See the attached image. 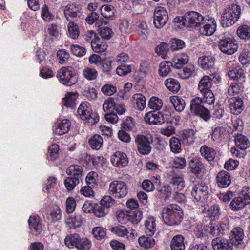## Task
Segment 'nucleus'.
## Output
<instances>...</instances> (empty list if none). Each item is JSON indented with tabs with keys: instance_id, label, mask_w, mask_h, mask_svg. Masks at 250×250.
I'll return each instance as SVG.
<instances>
[{
	"instance_id": "nucleus-1",
	"label": "nucleus",
	"mask_w": 250,
	"mask_h": 250,
	"mask_svg": "<svg viewBox=\"0 0 250 250\" xmlns=\"http://www.w3.org/2000/svg\"><path fill=\"white\" fill-rule=\"evenodd\" d=\"M164 222L168 226L179 225L182 221L183 212L181 208L177 204H171L165 206L161 212Z\"/></svg>"
},
{
	"instance_id": "nucleus-2",
	"label": "nucleus",
	"mask_w": 250,
	"mask_h": 250,
	"mask_svg": "<svg viewBox=\"0 0 250 250\" xmlns=\"http://www.w3.org/2000/svg\"><path fill=\"white\" fill-rule=\"evenodd\" d=\"M208 99L202 100L197 97L192 99L190 102V110L193 113L198 115L205 121L210 118L209 110L214 104H208Z\"/></svg>"
},
{
	"instance_id": "nucleus-3",
	"label": "nucleus",
	"mask_w": 250,
	"mask_h": 250,
	"mask_svg": "<svg viewBox=\"0 0 250 250\" xmlns=\"http://www.w3.org/2000/svg\"><path fill=\"white\" fill-rule=\"evenodd\" d=\"M205 17L199 13L191 11L187 13L184 16L177 17L174 19L175 22L182 23V24L187 27H200L204 21Z\"/></svg>"
},
{
	"instance_id": "nucleus-4",
	"label": "nucleus",
	"mask_w": 250,
	"mask_h": 250,
	"mask_svg": "<svg viewBox=\"0 0 250 250\" xmlns=\"http://www.w3.org/2000/svg\"><path fill=\"white\" fill-rule=\"evenodd\" d=\"M241 14L240 6L233 4L226 9L224 13L221 20L223 27H228L233 25L239 19Z\"/></svg>"
},
{
	"instance_id": "nucleus-5",
	"label": "nucleus",
	"mask_w": 250,
	"mask_h": 250,
	"mask_svg": "<svg viewBox=\"0 0 250 250\" xmlns=\"http://www.w3.org/2000/svg\"><path fill=\"white\" fill-rule=\"evenodd\" d=\"M56 77L61 83L66 86H72L78 81L76 73L71 67H62L59 69Z\"/></svg>"
},
{
	"instance_id": "nucleus-6",
	"label": "nucleus",
	"mask_w": 250,
	"mask_h": 250,
	"mask_svg": "<svg viewBox=\"0 0 250 250\" xmlns=\"http://www.w3.org/2000/svg\"><path fill=\"white\" fill-rule=\"evenodd\" d=\"M65 244L68 248L75 247L78 250H89L91 241L86 238H81L77 234L67 236L64 240Z\"/></svg>"
},
{
	"instance_id": "nucleus-7",
	"label": "nucleus",
	"mask_w": 250,
	"mask_h": 250,
	"mask_svg": "<svg viewBox=\"0 0 250 250\" xmlns=\"http://www.w3.org/2000/svg\"><path fill=\"white\" fill-rule=\"evenodd\" d=\"M212 86V80L208 76H203L198 84V89L204 96V99H208V104H214V95L211 90Z\"/></svg>"
},
{
	"instance_id": "nucleus-8",
	"label": "nucleus",
	"mask_w": 250,
	"mask_h": 250,
	"mask_svg": "<svg viewBox=\"0 0 250 250\" xmlns=\"http://www.w3.org/2000/svg\"><path fill=\"white\" fill-rule=\"evenodd\" d=\"M77 112L82 120L91 124L97 123L99 120L98 114L92 111L90 104L87 102H82L78 108Z\"/></svg>"
},
{
	"instance_id": "nucleus-9",
	"label": "nucleus",
	"mask_w": 250,
	"mask_h": 250,
	"mask_svg": "<svg viewBox=\"0 0 250 250\" xmlns=\"http://www.w3.org/2000/svg\"><path fill=\"white\" fill-rule=\"evenodd\" d=\"M219 49L224 53L231 55L238 49V45L232 35L225 33L224 36L220 39Z\"/></svg>"
},
{
	"instance_id": "nucleus-10",
	"label": "nucleus",
	"mask_w": 250,
	"mask_h": 250,
	"mask_svg": "<svg viewBox=\"0 0 250 250\" xmlns=\"http://www.w3.org/2000/svg\"><path fill=\"white\" fill-rule=\"evenodd\" d=\"M109 192L115 198H122L127 194L128 189L124 182L115 180L110 183Z\"/></svg>"
},
{
	"instance_id": "nucleus-11",
	"label": "nucleus",
	"mask_w": 250,
	"mask_h": 250,
	"mask_svg": "<svg viewBox=\"0 0 250 250\" xmlns=\"http://www.w3.org/2000/svg\"><path fill=\"white\" fill-rule=\"evenodd\" d=\"M150 135H145L142 134H137L135 137V143L137 145L138 151L143 155L148 154L151 147L150 146L151 143Z\"/></svg>"
},
{
	"instance_id": "nucleus-12",
	"label": "nucleus",
	"mask_w": 250,
	"mask_h": 250,
	"mask_svg": "<svg viewBox=\"0 0 250 250\" xmlns=\"http://www.w3.org/2000/svg\"><path fill=\"white\" fill-rule=\"evenodd\" d=\"M168 21V14L166 9L163 7H157L154 12L153 23L157 29H161L165 26Z\"/></svg>"
},
{
	"instance_id": "nucleus-13",
	"label": "nucleus",
	"mask_w": 250,
	"mask_h": 250,
	"mask_svg": "<svg viewBox=\"0 0 250 250\" xmlns=\"http://www.w3.org/2000/svg\"><path fill=\"white\" fill-rule=\"evenodd\" d=\"M202 25H203V26H200L199 32L203 35H212L216 30V21L213 17L209 16H207L205 17Z\"/></svg>"
},
{
	"instance_id": "nucleus-14",
	"label": "nucleus",
	"mask_w": 250,
	"mask_h": 250,
	"mask_svg": "<svg viewBox=\"0 0 250 250\" xmlns=\"http://www.w3.org/2000/svg\"><path fill=\"white\" fill-rule=\"evenodd\" d=\"M208 188L204 183H198L192 188L191 195L197 201H203L208 197Z\"/></svg>"
},
{
	"instance_id": "nucleus-15",
	"label": "nucleus",
	"mask_w": 250,
	"mask_h": 250,
	"mask_svg": "<svg viewBox=\"0 0 250 250\" xmlns=\"http://www.w3.org/2000/svg\"><path fill=\"white\" fill-rule=\"evenodd\" d=\"M110 231L117 236L125 238L127 239L132 240L137 236L136 232L131 229V232L125 226L118 225L112 227Z\"/></svg>"
},
{
	"instance_id": "nucleus-16",
	"label": "nucleus",
	"mask_w": 250,
	"mask_h": 250,
	"mask_svg": "<svg viewBox=\"0 0 250 250\" xmlns=\"http://www.w3.org/2000/svg\"><path fill=\"white\" fill-rule=\"evenodd\" d=\"M110 161L113 166L118 167H124L128 163L126 155L120 151H117L112 155Z\"/></svg>"
},
{
	"instance_id": "nucleus-17",
	"label": "nucleus",
	"mask_w": 250,
	"mask_h": 250,
	"mask_svg": "<svg viewBox=\"0 0 250 250\" xmlns=\"http://www.w3.org/2000/svg\"><path fill=\"white\" fill-rule=\"evenodd\" d=\"M216 183L220 188H226L231 183V176L229 172L222 170L218 172L216 177Z\"/></svg>"
},
{
	"instance_id": "nucleus-18",
	"label": "nucleus",
	"mask_w": 250,
	"mask_h": 250,
	"mask_svg": "<svg viewBox=\"0 0 250 250\" xmlns=\"http://www.w3.org/2000/svg\"><path fill=\"white\" fill-rule=\"evenodd\" d=\"M71 125L70 121L68 119L58 121L53 126V131L58 135H62L66 133Z\"/></svg>"
},
{
	"instance_id": "nucleus-19",
	"label": "nucleus",
	"mask_w": 250,
	"mask_h": 250,
	"mask_svg": "<svg viewBox=\"0 0 250 250\" xmlns=\"http://www.w3.org/2000/svg\"><path fill=\"white\" fill-rule=\"evenodd\" d=\"M144 120L150 124H162L165 122V119L162 113L155 111L147 113L145 117Z\"/></svg>"
},
{
	"instance_id": "nucleus-20",
	"label": "nucleus",
	"mask_w": 250,
	"mask_h": 250,
	"mask_svg": "<svg viewBox=\"0 0 250 250\" xmlns=\"http://www.w3.org/2000/svg\"><path fill=\"white\" fill-rule=\"evenodd\" d=\"M229 107L232 113L238 115L243 110V102L240 98L233 97L229 100Z\"/></svg>"
},
{
	"instance_id": "nucleus-21",
	"label": "nucleus",
	"mask_w": 250,
	"mask_h": 250,
	"mask_svg": "<svg viewBox=\"0 0 250 250\" xmlns=\"http://www.w3.org/2000/svg\"><path fill=\"white\" fill-rule=\"evenodd\" d=\"M214 250H231V246L229 240L225 238L217 237L212 241Z\"/></svg>"
},
{
	"instance_id": "nucleus-22",
	"label": "nucleus",
	"mask_w": 250,
	"mask_h": 250,
	"mask_svg": "<svg viewBox=\"0 0 250 250\" xmlns=\"http://www.w3.org/2000/svg\"><path fill=\"white\" fill-rule=\"evenodd\" d=\"M81 7L75 3H71L67 5L64 9V14L66 20L69 21L70 17L74 18L79 17L81 15Z\"/></svg>"
},
{
	"instance_id": "nucleus-23",
	"label": "nucleus",
	"mask_w": 250,
	"mask_h": 250,
	"mask_svg": "<svg viewBox=\"0 0 250 250\" xmlns=\"http://www.w3.org/2000/svg\"><path fill=\"white\" fill-rule=\"evenodd\" d=\"M229 229L227 222H220L218 224L211 225L209 233L213 236H217L220 235H224Z\"/></svg>"
},
{
	"instance_id": "nucleus-24",
	"label": "nucleus",
	"mask_w": 250,
	"mask_h": 250,
	"mask_svg": "<svg viewBox=\"0 0 250 250\" xmlns=\"http://www.w3.org/2000/svg\"><path fill=\"white\" fill-rule=\"evenodd\" d=\"M95 26L100 29V34L102 38L109 39L111 37L113 32L107 22L98 21L95 22Z\"/></svg>"
},
{
	"instance_id": "nucleus-25",
	"label": "nucleus",
	"mask_w": 250,
	"mask_h": 250,
	"mask_svg": "<svg viewBox=\"0 0 250 250\" xmlns=\"http://www.w3.org/2000/svg\"><path fill=\"white\" fill-rule=\"evenodd\" d=\"M189 61V57L186 53H180L175 54L172 59V65L176 69H181Z\"/></svg>"
},
{
	"instance_id": "nucleus-26",
	"label": "nucleus",
	"mask_w": 250,
	"mask_h": 250,
	"mask_svg": "<svg viewBox=\"0 0 250 250\" xmlns=\"http://www.w3.org/2000/svg\"><path fill=\"white\" fill-rule=\"evenodd\" d=\"M244 236L243 229L240 227H236L232 229L230 233V241L233 245H238L242 243Z\"/></svg>"
},
{
	"instance_id": "nucleus-27",
	"label": "nucleus",
	"mask_w": 250,
	"mask_h": 250,
	"mask_svg": "<svg viewBox=\"0 0 250 250\" xmlns=\"http://www.w3.org/2000/svg\"><path fill=\"white\" fill-rule=\"evenodd\" d=\"M28 224L32 232L36 234L42 231V226L40 223V217L38 215H31L28 220Z\"/></svg>"
},
{
	"instance_id": "nucleus-28",
	"label": "nucleus",
	"mask_w": 250,
	"mask_h": 250,
	"mask_svg": "<svg viewBox=\"0 0 250 250\" xmlns=\"http://www.w3.org/2000/svg\"><path fill=\"white\" fill-rule=\"evenodd\" d=\"M198 63L202 69L208 70L214 66V58L211 56H205L199 58Z\"/></svg>"
},
{
	"instance_id": "nucleus-29",
	"label": "nucleus",
	"mask_w": 250,
	"mask_h": 250,
	"mask_svg": "<svg viewBox=\"0 0 250 250\" xmlns=\"http://www.w3.org/2000/svg\"><path fill=\"white\" fill-rule=\"evenodd\" d=\"M145 232L148 236H152L156 231V219L152 216H148L144 223Z\"/></svg>"
},
{
	"instance_id": "nucleus-30",
	"label": "nucleus",
	"mask_w": 250,
	"mask_h": 250,
	"mask_svg": "<svg viewBox=\"0 0 250 250\" xmlns=\"http://www.w3.org/2000/svg\"><path fill=\"white\" fill-rule=\"evenodd\" d=\"M116 9L109 4L103 5L100 8L102 16L108 20H113L115 18Z\"/></svg>"
},
{
	"instance_id": "nucleus-31",
	"label": "nucleus",
	"mask_w": 250,
	"mask_h": 250,
	"mask_svg": "<svg viewBox=\"0 0 250 250\" xmlns=\"http://www.w3.org/2000/svg\"><path fill=\"white\" fill-rule=\"evenodd\" d=\"M184 240V238L181 235L174 236L170 243L171 250H184L185 246Z\"/></svg>"
},
{
	"instance_id": "nucleus-32",
	"label": "nucleus",
	"mask_w": 250,
	"mask_h": 250,
	"mask_svg": "<svg viewBox=\"0 0 250 250\" xmlns=\"http://www.w3.org/2000/svg\"><path fill=\"white\" fill-rule=\"evenodd\" d=\"M78 94L76 92H67L63 99V103L65 106L71 109L75 107Z\"/></svg>"
},
{
	"instance_id": "nucleus-33",
	"label": "nucleus",
	"mask_w": 250,
	"mask_h": 250,
	"mask_svg": "<svg viewBox=\"0 0 250 250\" xmlns=\"http://www.w3.org/2000/svg\"><path fill=\"white\" fill-rule=\"evenodd\" d=\"M93 51L97 53L102 52L105 51L107 48V45L105 42L99 37H97L91 44Z\"/></svg>"
},
{
	"instance_id": "nucleus-34",
	"label": "nucleus",
	"mask_w": 250,
	"mask_h": 250,
	"mask_svg": "<svg viewBox=\"0 0 250 250\" xmlns=\"http://www.w3.org/2000/svg\"><path fill=\"white\" fill-rule=\"evenodd\" d=\"M66 173L74 179L77 178L79 180L83 174L82 167L77 165H71L67 168Z\"/></svg>"
},
{
	"instance_id": "nucleus-35",
	"label": "nucleus",
	"mask_w": 250,
	"mask_h": 250,
	"mask_svg": "<svg viewBox=\"0 0 250 250\" xmlns=\"http://www.w3.org/2000/svg\"><path fill=\"white\" fill-rule=\"evenodd\" d=\"M66 223L70 228L76 229L82 223V217L79 214L69 215L66 219Z\"/></svg>"
},
{
	"instance_id": "nucleus-36",
	"label": "nucleus",
	"mask_w": 250,
	"mask_h": 250,
	"mask_svg": "<svg viewBox=\"0 0 250 250\" xmlns=\"http://www.w3.org/2000/svg\"><path fill=\"white\" fill-rule=\"evenodd\" d=\"M182 141L184 144L190 145L195 141L194 131L192 129L185 130L181 135Z\"/></svg>"
},
{
	"instance_id": "nucleus-37",
	"label": "nucleus",
	"mask_w": 250,
	"mask_h": 250,
	"mask_svg": "<svg viewBox=\"0 0 250 250\" xmlns=\"http://www.w3.org/2000/svg\"><path fill=\"white\" fill-rule=\"evenodd\" d=\"M200 152L202 156L208 161L213 160L216 155L215 150L206 145L202 146L201 147Z\"/></svg>"
},
{
	"instance_id": "nucleus-38",
	"label": "nucleus",
	"mask_w": 250,
	"mask_h": 250,
	"mask_svg": "<svg viewBox=\"0 0 250 250\" xmlns=\"http://www.w3.org/2000/svg\"><path fill=\"white\" fill-rule=\"evenodd\" d=\"M169 101L177 111L181 112L184 110L185 102L182 98L177 96H172L169 97Z\"/></svg>"
},
{
	"instance_id": "nucleus-39",
	"label": "nucleus",
	"mask_w": 250,
	"mask_h": 250,
	"mask_svg": "<svg viewBox=\"0 0 250 250\" xmlns=\"http://www.w3.org/2000/svg\"><path fill=\"white\" fill-rule=\"evenodd\" d=\"M247 204L242 197L234 198L230 203V208L234 211H237L244 208Z\"/></svg>"
},
{
	"instance_id": "nucleus-40",
	"label": "nucleus",
	"mask_w": 250,
	"mask_h": 250,
	"mask_svg": "<svg viewBox=\"0 0 250 250\" xmlns=\"http://www.w3.org/2000/svg\"><path fill=\"white\" fill-rule=\"evenodd\" d=\"M235 143L237 147L243 150L247 149L250 146L248 139L242 134H238L235 136Z\"/></svg>"
},
{
	"instance_id": "nucleus-41",
	"label": "nucleus",
	"mask_w": 250,
	"mask_h": 250,
	"mask_svg": "<svg viewBox=\"0 0 250 250\" xmlns=\"http://www.w3.org/2000/svg\"><path fill=\"white\" fill-rule=\"evenodd\" d=\"M132 103L136 105L137 109L142 110L146 107V98L140 93H136L132 97Z\"/></svg>"
},
{
	"instance_id": "nucleus-42",
	"label": "nucleus",
	"mask_w": 250,
	"mask_h": 250,
	"mask_svg": "<svg viewBox=\"0 0 250 250\" xmlns=\"http://www.w3.org/2000/svg\"><path fill=\"white\" fill-rule=\"evenodd\" d=\"M205 213L211 220L218 219L221 214L220 208L218 205H214L208 207Z\"/></svg>"
},
{
	"instance_id": "nucleus-43",
	"label": "nucleus",
	"mask_w": 250,
	"mask_h": 250,
	"mask_svg": "<svg viewBox=\"0 0 250 250\" xmlns=\"http://www.w3.org/2000/svg\"><path fill=\"white\" fill-rule=\"evenodd\" d=\"M138 243L141 247L147 249L153 247L155 243V241L152 236H146L143 235L139 237Z\"/></svg>"
},
{
	"instance_id": "nucleus-44",
	"label": "nucleus",
	"mask_w": 250,
	"mask_h": 250,
	"mask_svg": "<svg viewBox=\"0 0 250 250\" xmlns=\"http://www.w3.org/2000/svg\"><path fill=\"white\" fill-rule=\"evenodd\" d=\"M170 184L174 189L181 191L185 187V184L184 178L182 176H175L171 179Z\"/></svg>"
},
{
	"instance_id": "nucleus-45",
	"label": "nucleus",
	"mask_w": 250,
	"mask_h": 250,
	"mask_svg": "<svg viewBox=\"0 0 250 250\" xmlns=\"http://www.w3.org/2000/svg\"><path fill=\"white\" fill-rule=\"evenodd\" d=\"M169 146L172 152L178 154L181 152V143L176 137H172L169 140Z\"/></svg>"
},
{
	"instance_id": "nucleus-46",
	"label": "nucleus",
	"mask_w": 250,
	"mask_h": 250,
	"mask_svg": "<svg viewBox=\"0 0 250 250\" xmlns=\"http://www.w3.org/2000/svg\"><path fill=\"white\" fill-rule=\"evenodd\" d=\"M165 84L169 90L173 92H178L180 88L179 82L173 78H168L165 82Z\"/></svg>"
},
{
	"instance_id": "nucleus-47",
	"label": "nucleus",
	"mask_w": 250,
	"mask_h": 250,
	"mask_svg": "<svg viewBox=\"0 0 250 250\" xmlns=\"http://www.w3.org/2000/svg\"><path fill=\"white\" fill-rule=\"evenodd\" d=\"M195 72V66L191 64L188 65L184 67L179 73L180 77L183 79H187L193 75Z\"/></svg>"
},
{
	"instance_id": "nucleus-48",
	"label": "nucleus",
	"mask_w": 250,
	"mask_h": 250,
	"mask_svg": "<svg viewBox=\"0 0 250 250\" xmlns=\"http://www.w3.org/2000/svg\"><path fill=\"white\" fill-rule=\"evenodd\" d=\"M226 130L222 127H217L212 130L211 138L213 141L217 143L220 142L223 139Z\"/></svg>"
},
{
	"instance_id": "nucleus-49",
	"label": "nucleus",
	"mask_w": 250,
	"mask_h": 250,
	"mask_svg": "<svg viewBox=\"0 0 250 250\" xmlns=\"http://www.w3.org/2000/svg\"><path fill=\"white\" fill-rule=\"evenodd\" d=\"M67 28L70 37L73 39H77L80 34L78 25L75 22L70 21L67 24Z\"/></svg>"
},
{
	"instance_id": "nucleus-50",
	"label": "nucleus",
	"mask_w": 250,
	"mask_h": 250,
	"mask_svg": "<svg viewBox=\"0 0 250 250\" xmlns=\"http://www.w3.org/2000/svg\"><path fill=\"white\" fill-rule=\"evenodd\" d=\"M89 143L92 149L98 150L102 146L103 139L99 135L95 134L89 139Z\"/></svg>"
},
{
	"instance_id": "nucleus-51",
	"label": "nucleus",
	"mask_w": 250,
	"mask_h": 250,
	"mask_svg": "<svg viewBox=\"0 0 250 250\" xmlns=\"http://www.w3.org/2000/svg\"><path fill=\"white\" fill-rule=\"evenodd\" d=\"M116 103L112 98H107L103 104V109L105 112H115Z\"/></svg>"
},
{
	"instance_id": "nucleus-52",
	"label": "nucleus",
	"mask_w": 250,
	"mask_h": 250,
	"mask_svg": "<svg viewBox=\"0 0 250 250\" xmlns=\"http://www.w3.org/2000/svg\"><path fill=\"white\" fill-rule=\"evenodd\" d=\"M229 77L233 80H238L244 77L243 69L239 66L235 67L233 69L229 70L228 73Z\"/></svg>"
},
{
	"instance_id": "nucleus-53",
	"label": "nucleus",
	"mask_w": 250,
	"mask_h": 250,
	"mask_svg": "<svg viewBox=\"0 0 250 250\" xmlns=\"http://www.w3.org/2000/svg\"><path fill=\"white\" fill-rule=\"evenodd\" d=\"M98 71L94 68L86 67L83 70L82 75L88 81L94 80L98 76Z\"/></svg>"
},
{
	"instance_id": "nucleus-54",
	"label": "nucleus",
	"mask_w": 250,
	"mask_h": 250,
	"mask_svg": "<svg viewBox=\"0 0 250 250\" xmlns=\"http://www.w3.org/2000/svg\"><path fill=\"white\" fill-rule=\"evenodd\" d=\"M98 181V175L94 171L89 172L85 178L86 184L93 188L97 187Z\"/></svg>"
},
{
	"instance_id": "nucleus-55",
	"label": "nucleus",
	"mask_w": 250,
	"mask_h": 250,
	"mask_svg": "<svg viewBox=\"0 0 250 250\" xmlns=\"http://www.w3.org/2000/svg\"><path fill=\"white\" fill-rule=\"evenodd\" d=\"M190 171L195 174L198 175L202 172L201 164L197 159H193L189 163Z\"/></svg>"
},
{
	"instance_id": "nucleus-56",
	"label": "nucleus",
	"mask_w": 250,
	"mask_h": 250,
	"mask_svg": "<svg viewBox=\"0 0 250 250\" xmlns=\"http://www.w3.org/2000/svg\"><path fill=\"white\" fill-rule=\"evenodd\" d=\"M237 35L242 39H248L250 38V27L247 25H242L237 30Z\"/></svg>"
},
{
	"instance_id": "nucleus-57",
	"label": "nucleus",
	"mask_w": 250,
	"mask_h": 250,
	"mask_svg": "<svg viewBox=\"0 0 250 250\" xmlns=\"http://www.w3.org/2000/svg\"><path fill=\"white\" fill-rule=\"evenodd\" d=\"M163 103L162 100L157 97H152L148 102V107L154 110H159L163 106Z\"/></svg>"
},
{
	"instance_id": "nucleus-58",
	"label": "nucleus",
	"mask_w": 250,
	"mask_h": 250,
	"mask_svg": "<svg viewBox=\"0 0 250 250\" xmlns=\"http://www.w3.org/2000/svg\"><path fill=\"white\" fill-rule=\"evenodd\" d=\"M57 181L56 177L53 176L49 177L45 184L43 190L45 191V190L47 193L52 192L57 187Z\"/></svg>"
},
{
	"instance_id": "nucleus-59",
	"label": "nucleus",
	"mask_w": 250,
	"mask_h": 250,
	"mask_svg": "<svg viewBox=\"0 0 250 250\" xmlns=\"http://www.w3.org/2000/svg\"><path fill=\"white\" fill-rule=\"evenodd\" d=\"M117 218L119 222L125 224L130 220L131 213L127 210H119L117 213Z\"/></svg>"
},
{
	"instance_id": "nucleus-60",
	"label": "nucleus",
	"mask_w": 250,
	"mask_h": 250,
	"mask_svg": "<svg viewBox=\"0 0 250 250\" xmlns=\"http://www.w3.org/2000/svg\"><path fill=\"white\" fill-rule=\"evenodd\" d=\"M59 146L53 144L50 146L48 149V158L51 160H55L58 156Z\"/></svg>"
},
{
	"instance_id": "nucleus-61",
	"label": "nucleus",
	"mask_w": 250,
	"mask_h": 250,
	"mask_svg": "<svg viewBox=\"0 0 250 250\" xmlns=\"http://www.w3.org/2000/svg\"><path fill=\"white\" fill-rule=\"evenodd\" d=\"M79 183V180L77 178L74 179L71 177L66 178L64 181L65 187L68 191H72Z\"/></svg>"
},
{
	"instance_id": "nucleus-62",
	"label": "nucleus",
	"mask_w": 250,
	"mask_h": 250,
	"mask_svg": "<svg viewBox=\"0 0 250 250\" xmlns=\"http://www.w3.org/2000/svg\"><path fill=\"white\" fill-rule=\"evenodd\" d=\"M115 203V200L110 196H105L100 201V205L103 206L107 211Z\"/></svg>"
},
{
	"instance_id": "nucleus-63",
	"label": "nucleus",
	"mask_w": 250,
	"mask_h": 250,
	"mask_svg": "<svg viewBox=\"0 0 250 250\" xmlns=\"http://www.w3.org/2000/svg\"><path fill=\"white\" fill-rule=\"evenodd\" d=\"M168 50V45L166 43H161L158 45L155 48V52L158 55L161 56L163 58H165L166 56Z\"/></svg>"
},
{
	"instance_id": "nucleus-64",
	"label": "nucleus",
	"mask_w": 250,
	"mask_h": 250,
	"mask_svg": "<svg viewBox=\"0 0 250 250\" xmlns=\"http://www.w3.org/2000/svg\"><path fill=\"white\" fill-rule=\"evenodd\" d=\"M239 60L242 65H249L250 64V53L246 50L242 51L239 55Z\"/></svg>"
}]
</instances>
